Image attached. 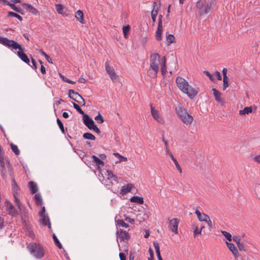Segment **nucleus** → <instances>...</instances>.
Masks as SVG:
<instances>
[{
  "instance_id": "f257e3e1",
  "label": "nucleus",
  "mask_w": 260,
  "mask_h": 260,
  "mask_svg": "<svg viewBox=\"0 0 260 260\" xmlns=\"http://www.w3.org/2000/svg\"><path fill=\"white\" fill-rule=\"evenodd\" d=\"M175 81L178 89L190 99L193 98L197 94L198 90L189 85L188 82L183 78L177 77Z\"/></svg>"
},
{
  "instance_id": "f03ea898",
  "label": "nucleus",
  "mask_w": 260,
  "mask_h": 260,
  "mask_svg": "<svg viewBox=\"0 0 260 260\" xmlns=\"http://www.w3.org/2000/svg\"><path fill=\"white\" fill-rule=\"evenodd\" d=\"M160 56L157 53H152L150 57V67L148 71V75L152 78H155L159 70Z\"/></svg>"
},
{
  "instance_id": "7ed1b4c3",
  "label": "nucleus",
  "mask_w": 260,
  "mask_h": 260,
  "mask_svg": "<svg viewBox=\"0 0 260 260\" xmlns=\"http://www.w3.org/2000/svg\"><path fill=\"white\" fill-rule=\"evenodd\" d=\"M214 5L213 1L206 2V0H200L197 4V7L199 9L200 15L207 14L209 13Z\"/></svg>"
},
{
  "instance_id": "20e7f679",
  "label": "nucleus",
  "mask_w": 260,
  "mask_h": 260,
  "mask_svg": "<svg viewBox=\"0 0 260 260\" xmlns=\"http://www.w3.org/2000/svg\"><path fill=\"white\" fill-rule=\"evenodd\" d=\"M27 248L36 258L40 259L44 255L45 250L40 244L30 243L27 245Z\"/></svg>"
},
{
  "instance_id": "39448f33",
  "label": "nucleus",
  "mask_w": 260,
  "mask_h": 260,
  "mask_svg": "<svg viewBox=\"0 0 260 260\" xmlns=\"http://www.w3.org/2000/svg\"><path fill=\"white\" fill-rule=\"evenodd\" d=\"M176 112L180 119L186 125H191L193 122V117L184 108L179 107L176 109Z\"/></svg>"
},
{
  "instance_id": "423d86ee",
  "label": "nucleus",
  "mask_w": 260,
  "mask_h": 260,
  "mask_svg": "<svg viewBox=\"0 0 260 260\" xmlns=\"http://www.w3.org/2000/svg\"><path fill=\"white\" fill-rule=\"evenodd\" d=\"M106 172L107 179H105V177H103V179L102 180V182L107 188L110 189L112 186L113 181H116L117 177L111 171L107 170Z\"/></svg>"
},
{
  "instance_id": "0eeeda50",
  "label": "nucleus",
  "mask_w": 260,
  "mask_h": 260,
  "mask_svg": "<svg viewBox=\"0 0 260 260\" xmlns=\"http://www.w3.org/2000/svg\"><path fill=\"white\" fill-rule=\"evenodd\" d=\"M69 96L79 104L81 106H83L85 105L84 99L78 92H75L73 89H70L69 90Z\"/></svg>"
},
{
  "instance_id": "6e6552de",
  "label": "nucleus",
  "mask_w": 260,
  "mask_h": 260,
  "mask_svg": "<svg viewBox=\"0 0 260 260\" xmlns=\"http://www.w3.org/2000/svg\"><path fill=\"white\" fill-rule=\"evenodd\" d=\"M195 213L200 221L206 222L209 228H212L213 227L212 221L208 215L204 213H201L199 210H196Z\"/></svg>"
},
{
  "instance_id": "1a4fd4ad",
  "label": "nucleus",
  "mask_w": 260,
  "mask_h": 260,
  "mask_svg": "<svg viewBox=\"0 0 260 260\" xmlns=\"http://www.w3.org/2000/svg\"><path fill=\"white\" fill-rule=\"evenodd\" d=\"M160 0H154L153 3L152 10L151 12V18L153 21V25L156 21V17L158 14V11L160 7Z\"/></svg>"
},
{
  "instance_id": "9d476101",
  "label": "nucleus",
  "mask_w": 260,
  "mask_h": 260,
  "mask_svg": "<svg viewBox=\"0 0 260 260\" xmlns=\"http://www.w3.org/2000/svg\"><path fill=\"white\" fill-rule=\"evenodd\" d=\"M105 68L107 74L109 75L111 79L114 81H117L118 80V76L115 72V70L112 67H110L109 62L107 61L105 63Z\"/></svg>"
},
{
  "instance_id": "9b49d317",
  "label": "nucleus",
  "mask_w": 260,
  "mask_h": 260,
  "mask_svg": "<svg viewBox=\"0 0 260 260\" xmlns=\"http://www.w3.org/2000/svg\"><path fill=\"white\" fill-rule=\"evenodd\" d=\"M15 43L16 44L17 46V48H12L15 50L18 49V51L17 52V55L18 57L24 62L27 64H29L30 60L28 58L27 56L23 52L22 48L20 45H19L17 42H15Z\"/></svg>"
},
{
  "instance_id": "f8f14e48",
  "label": "nucleus",
  "mask_w": 260,
  "mask_h": 260,
  "mask_svg": "<svg viewBox=\"0 0 260 260\" xmlns=\"http://www.w3.org/2000/svg\"><path fill=\"white\" fill-rule=\"evenodd\" d=\"M151 107V113L153 118L158 122L163 124L165 122L163 118L159 114V112L152 106V104L150 105Z\"/></svg>"
},
{
  "instance_id": "ddd939ff",
  "label": "nucleus",
  "mask_w": 260,
  "mask_h": 260,
  "mask_svg": "<svg viewBox=\"0 0 260 260\" xmlns=\"http://www.w3.org/2000/svg\"><path fill=\"white\" fill-rule=\"evenodd\" d=\"M226 244L229 250L234 255L235 260H242V257L238 252L235 246L233 243L228 242H226Z\"/></svg>"
},
{
  "instance_id": "4468645a",
  "label": "nucleus",
  "mask_w": 260,
  "mask_h": 260,
  "mask_svg": "<svg viewBox=\"0 0 260 260\" xmlns=\"http://www.w3.org/2000/svg\"><path fill=\"white\" fill-rule=\"evenodd\" d=\"M212 90L216 101L221 106H224L225 102L222 97V93L215 88H212Z\"/></svg>"
},
{
  "instance_id": "2eb2a0df",
  "label": "nucleus",
  "mask_w": 260,
  "mask_h": 260,
  "mask_svg": "<svg viewBox=\"0 0 260 260\" xmlns=\"http://www.w3.org/2000/svg\"><path fill=\"white\" fill-rule=\"evenodd\" d=\"M0 43L8 47L17 48L14 41L9 40L7 38L0 37Z\"/></svg>"
},
{
  "instance_id": "dca6fc26",
  "label": "nucleus",
  "mask_w": 260,
  "mask_h": 260,
  "mask_svg": "<svg viewBox=\"0 0 260 260\" xmlns=\"http://www.w3.org/2000/svg\"><path fill=\"white\" fill-rule=\"evenodd\" d=\"M179 220L176 218H174L170 221L169 229L175 234L178 233V226Z\"/></svg>"
},
{
  "instance_id": "f3484780",
  "label": "nucleus",
  "mask_w": 260,
  "mask_h": 260,
  "mask_svg": "<svg viewBox=\"0 0 260 260\" xmlns=\"http://www.w3.org/2000/svg\"><path fill=\"white\" fill-rule=\"evenodd\" d=\"M5 205L7 210L10 215H11L13 216H15L18 214V211L10 202L6 201L5 202Z\"/></svg>"
},
{
  "instance_id": "a211bd4d",
  "label": "nucleus",
  "mask_w": 260,
  "mask_h": 260,
  "mask_svg": "<svg viewBox=\"0 0 260 260\" xmlns=\"http://www.w3.org/2000/svg\"><path fill=\"white\" fill-rule=\"evenodd\" d=\"M83 120L84 124L89 129H91L92 127L95 125L93 120L87 114L83 116Z\"/></svg>"
},
{
  "instance_id": "6ab92c4d",
  "label": "nucleus",
  "mask_w": 260,
  "mask_h": 260,
  "mask_svg": "<svg viewBox=\"0 0 260 260\" xmlns=\"http://www.w3.org/2000/svg\"><path fill=\"white\" fill-rule=\"evenodd\" d=\"M41 217L40 222L44 225H47L49 229H51V225L49 217L46 214L40 215Z\"/></svg>"
},
{
  "instance_id": "aec40b11",
  "label": "nucleus",
  "mask_w": 260,
  "mask_h": 260,
  "mask_svg": "<svg viewBox=\"0 0 260 260\" xmlns=\"http://www.w3.org/2000/svg\"><path fill=\"white\" fill-rule=\"evenodd\" d=\"M117 234L119 236L120 239H121L122 241H124L125 240H127L129 238V234L126 231H123L121 229L119 230H117Z\"/></svg>"
},
{
  "instance_id": "412c9836",
  "label": "nucleus",
  "mask_w": 260,
  "mask_h": 260,
  "mask_svg": "<svg viewBox=\"0 0 260 260\" xmlns=\"http://www.w3.org/2000/svg\"><path fill=\"white\" fill-rule=\"evenodd\" d=\"M131 202L141 205L144 203V198L142 196H134L131 197Z\"/></svg>"
},
{
  "instance_id": "4be33fe9",
  "label": "nucleus",
  "mask_w": 260,
  "mask_h": 260,
  "mask_svg": "<svg viewBox=\"0 0 260 260\" xmlns=\"http://www.w3.org/2000/svg\"><path fill=\"white\" fill-rule=\"evenodd\" d=\"M91 158L93 159V162L97 166L98 170L100 171V168L104 166V162L95 155H92Z\"/></svg>"
},
{
  "instance_id": "5701e85b",
  "label": "nucleus",
  "mask_w": 260,
  "mask_h": 260,
  "mask_svg": "<svg viewBox=\"0 0 260 260\" xmlns=\"http://www.w3.org/2000/svg\"><path fill=\"white\" fill-rule=\"evenodd\" d=\"M22 6L28 11L31 13L33 14L36 15L38 14V10L33 7L31 5L26 4V3H23L22 4Z\"/></svg>"
},
{
  "instance_id": "b1692460",
  "label": "nucleus",
  "mask_w": 260,
  "mask_h": 260,
  "mask_svg": "<svg viewBox=\"0 0 260 260\" xmlns=\"http://www.w3.org/2000/svg\"><path fill=\"white\" fill-rule=\"evenodd\" d=\"M160 69L161 74L165 75L167 72L166 58L163 56L160 59Z\"/></svg>"
},
{
  "instance_id": "393cba45",
  "label": "nucleus",
  "mask_w": 260,
  "mask_h": 260,
  "mask_svg": "<svg viewBox=\"0 0 260 260\" xmlns=\"http://www.w3.org/2000/svg\"><path fill=\"white\" fill-rule=\"evenodd\" d=\"M163 31L162 25H158L156 31L155 38L158 41H160L162 39L161 35Z\"/></svg>"
},
{
  "instance_id": "a878e982",
  "label": "nucleus",
  "mask_w": 260,
  "mask_h": 260,
  "mask_svg": "<svg viewBox=\"0 0 260 260\" xmlns=\"http://www.w3.org/2000/svg\"><path fill=\"white\" fill-rule=\"evenodd\" d=\"M28 186L32 194H34L38 191V187L37 184L34 181H29Z\"/></svg>"
},
{
  "instance_id": "bb28decb",
  "label": "nucleus",
  "mask_w": 260,
  "mask_h": 260,
  "mask_svg": "<svg viewBox=\"0 0 260 260\" xmlns=\"http://www.w3.org/2000/svg\"><path fill=\"white\" fill-rule=\"evenodd\" d=\"M75 17L80 23L84 24L83 13L82 11L78 10L76 12Z\"/></svg>"
},
{
  "instance_id": "cd10ccee",
  "label": "nucleus",
  "mask_w": 260,
  "mask_h": 260,
  "mask_svg": "<svg viewBox=\"0 0 260 260\" xmlns=\"http://www.w3.org/2000/svg\"><path fill=\"white\" fill-rule=\"evenodd\" d=\"M129 192H130V184L128 183L126 185L122 187L120 191V194L122 196H123Z\"/></svg>"
},
{
  "instance_id": "c85d7f7f",
  "label": "nucleus",
  "mask_w": 260,
  "mask_h": 260,
  "mask_svg": "<svg viewBox=\"0 0 260 260\" xmlns=\"http://www.w3.org/2000/svg\"><path fill=\"white\" fill-rule=\"evenodd\" d=\"M252 112V109L251 107H245L243 110L239 111V114L240 115H245L246 114H249Z\"/></svg>"
},
{
  "instance_id": "c756f323",
  "label": "nucleus",
  "mask_w": 260,
  "mask_h": 260,
  "mask_svg": "<svg viewBox=\"0 0 260 260\" xmlns=\"http://www.w3.org/2000/svg\"><path fill=\"white\" fill-rule=\"evenodd\" d=\"M12 190L13 194H14L15 193H16L17 194H18L19 188L14 179H13Z\"/></svg>"
},
{
  "instance_id": "7c9ffc66",
  "label": "nucleus",
  "mask_w": 260,
  "mask_h": 260,
  "mask_svg": "<svg viewBox=\"0 0 260 260\" xmlns=\"http://www.w3.org/2000/svg\"><path fill=\"white\" fill-rule=\"evenodd\" d=\"M175 37L171 34L169 35L168 36H167L166 38V41H167V45H170L172 43H174L175 42Z\"/></svg>"
},
{
  "instance_id": "2f4dec72",
  "label": "nucleus",
  "mask_w": 260,
  "mask_h": 260,
  "mask_svg": "<svg viewBox=\"0 0 260 260\" xmlns=\"http://www.w3.org/2000/svg\"><path fill=\"white\" fill-rule=\"evenodd\" d=\"M35 199L37 205H42L43 204L42 199L40 193H36L35 195Z\"/></svg>"
},
{
  "instance_id": "473e14b6",
  "label": "nucleus",
  "mask_w": 260,
  "mask_h": 260,
  "mask_svg": "<svg viewBox=\"0 0 260 260\" xmlns=\"http://www.w3.org/2000/svg\"><path fill=\"white\" fill-rule=\"evenodd\" d=\"M13 197L14 198V202L17 207L19 208V209H21L22 205L20 203V200L18 199V194H17L16 193H15L14 194H13Z\"/></svg>"
},
{
  "instance_id": "72a5a7b5",
  "label": "nucleus",
  "mask_w": 260,
  "mask_h": 260,
  "mask_svg": "<svg viewBox=\"0 0 260 260\" xmlns=\"http://www.w3.org/2000/svg\"><path fill=\"white\" fill-rule=\"evenodd\" d=\"M83 137L85 139H88L91 140H94L95 139V136L89 133H84L83 135Z\"/></svg>"
},
{
  "instance_id": "f704fd0d",
  "label": "nucleus",
  "mask_w": 260,
  "mask_h": 260,
  "mask_svg": "<svg viewBox=\"0 0 260 260\" xmlns=\"http://www.w3.org/2000/svg\"><path fill=\"white\" fill-rule=\"evenodd\" d=\"M252 159L255 164L260 166V153L255 155Z\"/></svg>"
},
{
  "instance_id": "c9c22d12",
  "label": "nucleus",
  "mask_w": 260,
  "mask_h": 260,
  "mask_svg": "<svg viewBox=\"0 0 260 260\" xmlns=\"http://www.w3.org/2000/svg\"><path fill=\"white\" fill-rule=\"evenodd\" d=\"M10 146L12 150L16 155H18L20 154L19 150L18 149V147L16 145L11 143Z\"/></svg>"
},
{
  "instance_id": "e433bc0d",
  "label": "nucleus",
  "mask_w": 260,
  "mask_h": 260,
  "mask_svg": "<svg viewBox=\"0 0 260 260\" xmlns=\"http://www.w3.org/2000/svg\"><path fill=\"white\" fill-rule=\"evenodd\" d=\"M8 17H14L17 18L20 21L22 20V17L21 16H20L19 15H18L17 13H14L13 12H9L8 13Z\"/></svg>"
},
{
  "instance_id": "4c0bfd02",
  "label": "nucleus",
  "mask_w": 260,
  "mask_h": 260,
  "mask_svg": "<svg viewBox=\"0 0 260 260\" xmlns=\"http://www.w3.org/2000/svg\"><path fill=\"white\" fill-rule=\"evenodd\" d=\"M56 11L60 14H63L64 13V7L61 4H56L55 5Z\"/></svg>"
},
{
  "instance_id": "58836bf2",
  "label": "nucleus",
  "mask_w": 260,
  "mask_h": 260,
  "mask_svg": "<svg viewBox=\"0 0 260 260\" xmlns=\"http://www.w3.org/2000/svg\"><path fill=\"white\" fill-rule=\"evenodd\" d=\"M39 51L40 53H41V54L42 55H43L45 57L46 60L49 63H53V62L52 61V59L50 57V56L48 55H47L45 52H44L42 49H39Z\"/></svg>"
},
{
  "instance_id": "ea45409f",
  "label": "nucleus",
  "mask_w": 260,
  "mask_h": 260,
  "mask_svg": "<svg viewBox=\"0 0 260 260\" xmlns=\"http://www.w3.org/2000/svg\"><path fill=\"white\" fill-rule=\"evenodd\" d=\"M129 28L130 27L128 25L125 26H123L122 27L123 35L124 38H128V32H129Z\"/></svg>"
},
{
  "instance_id": "a19ab883",
  "label": "nucleus",
  "mask_w": 260,
  "mask_h": 260,
  "mask_svg": "<svg viewBox=\"0 0 260 260\" xmlns=\"http://www.w3.org/2000/svg\"><path fill=\"white\" fill-rule=\"evenodd\" d=\"M53 240H54V242L55 243V244H56V245L59 248V249H61L62 248V245L60 243V242L59 241L58 239H57V237L56 236V235L53 234Z\"/></svg>"
},
{
  "instance_id": "79ce46f5",
  "label": "nucleus",
  "mask_w": 260,
  "mask_h": 260,
  "mask_svg": "<svg viewBox=\"0 0 260 260\" xmlns=\"http://www.w3.org/2000/svg\"><path fill=\"white\" fill-rule=\"evenodd\" d=\"M117 224L119 226L128 228L129 225L128 224L125 223L122 219L117 220Z\"/></svg>"
},
{
  "instance_id": "37998d69",
  "label": "nucleus",
  "mask_w": 260,
  "mask_h": 260,
  "mask_svg": "<svg viewBox=\"0 0 260 260\" xmlns=\"http://www.w3.org/2000/svg\"><path fill=\"white\" fill-rule=\"evenodd\" d=\"M74 108L81 114L84 115H86L80 107L76 103H73Z\"/></svg>"
},
{
  "instance_id": "c03bdc74",
  "label": "nucleus",
  "mask_w": 260,
  "mask_h": 260,
  "mask_svg": "<svg viewBox=\"0 0 260 260\" xmlns=\"http://www.w3.org/2000/svg\"><path fill=\"white\" fill-rule=\"evenodd\" d=\"M56 121H57V124L58 125V126H59V127L61 133L62 134H65V131H64V126H63V123H62V122L61 121V120L59 118L57 119Z\"/></svg>"
},
{
  "instance_id": "a18cd8bd",
  "label": "nucleus",
  "mask_w": 260,
  "mask_h": 260,
  "mask_svg": "<svg viewBox=\"0 0 260 260\" xmlns=\"http://www.w3.org/2000/svg\"><path fill=\"white\" fill-rule=\"evenodd\" d=\"M221 233L222 234V235L226 238V239L229 241H232V235L231 234L228 232H226V231H221Z\"/></svg>"
},
{
  "instance_id": "49530a36",
  "label": "nucleus",
  "mask_w": 260,
  "mask_h": 260,
  "mask_svg": "<svg viewBox=\"0 0 260 260\" xmlns=\"http://www.w3.org/2000/svg\"><path fill=\"white\" fill-rule=\"evenodd\" d=\"M94 119L98 123L100 124L103 123L104 121V118L100 113L94 118Z\"/></svg>"
},
{
  "instance_id": "de8ad7c7",
  "label": "nucleus",
  "mask_w": 260,
  "mask_h": 260,
  "mask_svg": "<svg viewBox=\"0 0 260 260\" xmlns=\"http://www.w3.org/2000/svg\"><path fill=\"white\" fill-rule=\"evenodd\" d=\"M9 6H10V8L12 9H13L14 11H15L18 13H20L22 14V12H21L22 10L20 8H17L14 4L10 3V4L9 5Z\"/></svg>"
},
{
  "instance_id": "09e8293b",
  "label": "nucleus",
  "mask_w": 260,
  "mask_h": 260,
  "mask_svg": "<svg viewBox=\"0 0 260 260\" xmlns=\"http://www.w3.org/2000/svg\"><path fill=\"white\" fill-rule=\"evenodd\" d=\"M192 228L193 229V236L194 237L196 236L198 234H201V230H199L198 227L197 225H193Z\"/></svg>"
},
{
  "instance_id": "8fccbe9b",
  "label": "nucleus",
  "mask_w": 260,
  "mask_h": 260,
  "mask_svg": "<svg viewBox=\"0 0 260 260\" xmlns=\"http://www.w3.org/2000/svg\"><path fill=\"white\" fill-rule=\"evenodd\" d=\"M229 86V81L228 77L223 78V90H224Z\"/></svg>"
},
{
  "instance_id": "3c124183",
  "label": "nucleus",
  "mask_w": 260,
  "mask_h": 260,
  "mask_svg": "<svg viewBox=\"0 0 260 260\" xmlns=\"http://www.w3.org/2000/svg\"><path fill=\"white\" fill-rule=\"evenodd\" d=\"M153 244L154 247L155 249L156 253H159L160 250H159V246L158 243L157 242H154Z\"/></svg>"
},
{
  "instance_id": "603ef678",
  "label": "nucleus",
  "mask_w": 260,
  "mask_h": 260,
  "mask_svg": "<svg viewBox=\"0 0 260 260\" xmlns=\"http://www.w3.org/2000/svg\"><path fill=\"white\" fill-rule=\"evenodd\" d=\"M204 73L211 80V81H213L214 80V78L213 77V75H212V74H211L208 71H204Z\"/></svg>"
},
{
  "instance_id": "864d4df0",
  "label": "nucleus",
  "mask_w": 260,
  "mask_h": 260,
  "mask_svg": "<svg viewBox=\"0 0 260 260\" xmlns=\"http://www.w3.org/2000/svg\"><path fill=\"white\" fill-rule=\"evenodd\" d=\"M238 247V248L240 250L242 251V250H243V251H245V245H244V243H241L240 242L239 243H238V244L237 245Z\"/></svg>"
},
{
  "instance_id": "5fc2aeb1",
  "label": "nucleus",
  "mask_w": 260,
  "mask_h": 260,
  "mask_svg": "<svg viewBox=\"0 0 260 260\" xmlns=\"http://www.w3.org/2000/svg\"><path fill=\"white\" fill-rule=\"evenodd\" d=\"M175 165V167L176 168V169L178 170V171L181 173L182 172V169L181 168V167L180 166L179 163L178 162V161H176L175 162H174Z\"/></svg>"
},
{
  "instance_id": "6e6d98bb",
  "label": "nucleus",
  "mask_w": 260,
  "mask_h": 260,
  "mask_svg": "<svg viewBox=\"0 0 260 260\" xmlns=\"http://www.w3.org/2000/svg\"><path fill=\"white\" fill-rule=\"evenodd\" d=\"M91 130H93V131H94L98 134H100L101 133L100 130L99 129V128L97 127V126L96 125L93 126L92 127Z\"/></svg>"
},
{
  "instance_id": "4d7b16f0",
  "label": "nucleus",
  "mask_w": 260,
  "mask_h": 260,
  "mask_svg": "<svg viewBox=\"0 0 260 260\" xmlns=\"http://www.w3.org/2000/svg\"><path fill=\"white\" fill-rule=\"evenodd\" d=\"M140 208V206H137L131 204V209L134 210V211H139Z\"/></svg>"
},
{
  "instance_id": "13d9d810",
  "label": "nucleus",
  "mask_w": 260,
  "mask_h": 260,
  "mask_svg": "<svg viewBox=\"0 0 260 260\" xmlns=\"http://www.w3.org/2000/svg\"><path fill=\"white\" fill-rule=\"evenodd\" d=\"M31 63L32 64V66H31V67L34 68L35 69H37V62L33 58H31Z\"/></svg>"
},
{
  "instance_id": "bf43d9fd",
  "label": "nucleus",
  "mask_w": 260,
  "mask_h": 260,
  "mask_svg": "<svg viewBox=\"0 0 260 260\" xmlns=\"http://www.w3.org/2000/svg\"><path fill=\"white\" fill-rule=\"evenodd\" d=\"M214 75L216 76V77L217 78V80H221V75H220V73L218 71H216L215 72Z\"/></svg>"
},
{
  "instance_id": "052dcab7",
  "label": "nucleus",
  "mask_w": 260,
  "mask_h": 260,
  "mask_svg": "<svg viewBox=\"0 0 260 260\" xmlns=\"http://www.w3.org/2000/svg\"><path fill=\"white\" fill-rule=\"evenodd\" d=\"M142 214L141 213H139L136 215V221L138 222L139 223H140L141 222V220H140V218L142 219L141 216Z\"/></svg>"
},
{
  "instance_id": "680f3d73",
  "label": "nucleus",
  "mask_w": 260,
  "mask_h": 260,
  "mask_svg": "<svg viewBox=\"0 0 260 260\" xmlns=\"http://www.w3.org/2000/svg\"><path fill=\"white\" fill-rule=\"evenodd\" d=\"M233 240L234 242H235L237 243V245L238 244V243L240 242V239L237 236H234L233 238Z\"/></svg>"
},
{
  "instance_id": "e2e57ef3",
  "label": "nucleus",
  "mask_w": 260,
  "mask_h": 260,
  "mask_svg": "<svg viewBox=\"0 0 260 260\" xmlns=\"http://www.w3.org/2000/svg\"><path fill=\"white\" fill-rule=\"evenodd\" d=\"M166 153L169 156H171V155H172L173 154L171 152L169 147H165V148Z\"/></svg>"
},
{
  "instance_id": "0e129e2a",
  "label": "nucleus",
  "mask_w": 260,
  "mask_h": 260,
  "mask_svg": "<svg viewBox=\"0 0 260 260\" xmlns=\"http://www.w3.org/2000/svg\"><path fill=\"white\" fill-rule=\"evenodd\" d=\"M119 257L120 260H126V257L124 253H120Z\"/></svg>"
},
{
  "instance_id": "69168bd1",
  "label": "nucleus",
  "mask_w": 260,
  "mask_h": 260,
  "mask_svg": "<svg viewBox=\"0 0 260 260\" xmlns=\"http://www.w3.org/2000/svg\"><path fill=\"white\" fill-rule=\"evenodd\" d=\"M162 15H159L158 16V25H162Z\"/></svg>"
},
{
  "instance_id": "338daca9",
  "label": "nucleus",
  "mask_w": 260,
  "mask_h": 260,
  "mask_svg": "<svg viewBox=\"0 0 260 260\" xmlns=\"http://www.w3.org/2000/svg\"><path fill=\"white\" fill-rule=\"evenodd\" d=\"M226 73L227 69L226 68H223L222 70L223 78H227Z\"/></svg>"
},
{
  "instance_id": "774afa93",
  "label": "nucleus",
  "mask_w": 260,
  "mask_h": 260,
  "mask_svg": "<svg viewBox=\"0 0 260 260\" xmlns=\"http://www.w3.org/2000/svg\"><path fill=\"white\" fill-rule=\"evenodd\" d=\"M86 81H87V80L85 78H82V77H80L78 79V82L80 83H85Z\"/></svg>"
}]
</instances>
